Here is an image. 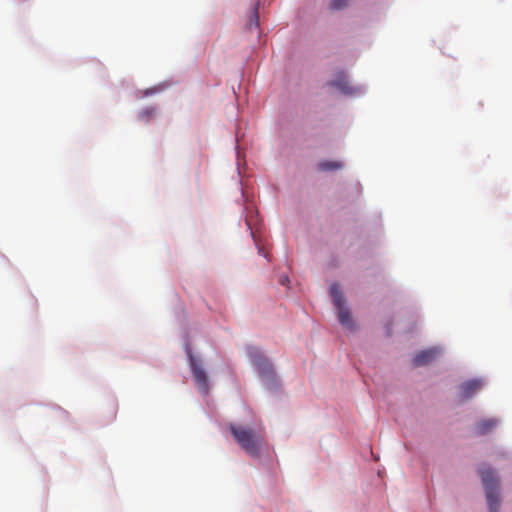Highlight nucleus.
<instances>
[{
	"label": "nucleus",
	"instance_id": "1",
	"mask_svg": "<svg viewBox=\"0 0 512 512\" xmlns=\"http://www.w3.org/2000/svg\"><path fill=\"white\" fill-rule=\"evenodd\" d=\"M229 430L237 444L247 454L251 456H257L259 454L262 437L258 432L248 427L237 426L235 424H231Z\"/></svg>",
	"mask_w": 512,
	"mask_h": 512
},
{
	"label": "nucleus",
	"instance_id": "2",
	"mask_svg": "<svg viewBox=\"0 0 512 512\" xmlns=\"http://www.w3.org/2000/svg\"><path fill=\"white\" fill-rule=\"evenodd\" d=\"M479 472L484 486L489 511L498 512L500 507L499 479L496 477L495 471L491 468H482Z\"/></svg>",
	"mask_w": 512,
	"mask_h": 512
},
{
	"label": "nucleus",
	"instance_id": "3",
	"mask_svg": "<svg viewBox=\"0 0 512 512\" xmlns=\"http://www.w3.org/2000/svg\"><path fill=\"white\" fill-rule=\"evenodd\" d=\"M326 87L345 96H356L363 92L362 86L354 85L342 70L333 75L332 79L326 83Z\"/></svg>",
	"mask_w": 512,
	"mask_h": 512
},
{
	"label": "nucleus",
	"instance_id": "4",
	"mask_svg": "<svg viewBox=\"0 0 512 512\" xmlns=\"http://www.w3.org/2000/svg\"><path fill=\"white\" fill-rule=\"evenodd\" d=\"M330 296L333 300L334 306L338 311V320L342 326L347 329L353 328V321L351 318L350 310L346 307V302L338 284H333L330 287Z\"/></svg>",
	"mask_w": 512,
	"mask_h": 512
},
{
	"label": "nucleus",
	"instance_id": "5",
	"mask_svg": "<svg viewBox=\"0 0 512 512\" xmlns=\"http://www.w3.org/2000/svg\"><path fill=\"white\" fill-rule=\"evenodd\" d=\"M249 355L253 365L257 368L262 377L273 379L274 369L270 361L263 356L257 349L251 348Z\"/></svg>",
	"mask_w": 512,
	"mask_h": 512
},
{
	"label": "nucleus",
	"instance_id": "6",
	"mask_svg": "<svg viewBox=\"0 0 512 512\" xmlns=\"http://www.w3.org/2000/svg\"><path fill=\"white\" fill-rule=\"evenodd\" d=\"M191 369L199 391L203 394H207L209 390V383L204 368L197 364V362L194 359H192Z\"/></svg>",
	"mask_w": 512,
	"mask_h": 512
},
{
	"label": "nucleus",
	"instance_id": "7",
	"mask_svg": "<svg viewBox=\"0 0 512 512\" xmlns=\"http://www.w3.org/2000/svg\"><path fill=\"white\" fill-rule=\"evenodd\" d=\"M483 387V382L479 379H472L460 385V399L462 401L470 399Z\"/></svg>",
	"mask_w": 512,
	"mask_h": 512
},
{
	"label": "nucleus",
	"instance_id": "8",
	"mask_svg": "<svg viewBox=\"0 0 512 512\" xmlns=\"http://www.w3.org/2000/svg\"><path fill=\"white\" fill-rule=\"evenodd\" d=\"M439 352L437 348L422 350L413 357V365L415 367L427 365L436 359Z\"/></svg>",
	"mask_w": 512,
	"mask_h": 512
},
{
	"label": "nucleus",
	"instance_id": "9",
	"mask_svg": "<svg viewBox=\"0 0 512 512\" xmlns=\"http://www.w3.org/2000/svg\"><path fill=\"white\" fill-rule=\"evenodd\" d=\"M498 424L496 419H483L476 423L475 425V433L477 435H485L493 430Z\"/></svg>",
	"mask_w": 512,
	"mask_h": 512
},
{
	"label": "nucleus",
	"instance_id": "10",
	"mask_svg": "<svg viewBox=\"0 0 512 512\" xmlns=\"http://www.w3.org/2000/svg\"><path fill=\"white\" fill-rule=\"evenodd\" d=\"M156 113H157L156 107H152V106L146 107L138 113V119L140 121L148 123L150 120H152L156 116Z\"/></svg>",
	"mask_w": 512,
	"mask_h": 512
},
{
	"label": "nucleus",
	"instance_id": "11",
	"mask_svg": "<svg viewBox=\"0 0 512 512\" xmlns=\"http://www.w3.org/2000/svg\"><path fill=\"white\" fill-rule=\"evenodd\" d=\"M344 167V163L341 161H322V171H337Z\"/></svg>",
	"mask_w": 512,
	"mask_h": 512
},
{
	"label": "nucleus",
	"instance_id": "12",
	"mask_svg": "<svg viewBox=\"0 0 512 512\" xmlns=\"http://www.w3.org/2000/svg\"><path fill=\"white\" fill-rule=\"evenodd\" d=\"M348 1L349 0H332L330 3V7L333 10L343 9L348 5Z\"/></svg>",
	"mask_w": 512,
	"mask_h": 512
},
{
	"label": "nucleus",
	"instance_id": "13",
	"mask_svg": "<svg viewBox=\"0 0 512 512\" xmlns=\"http://www.w3.org/2000/svg\"><path fill=\"white\" fill-rule=\"evenodd\" d=\"M279 282H280L282 285H285L286 283H288V282H289V279H288V277H287V276H282V277H280Z\"/></svg>",
	"mask_w": 512,
	"mask_h": 512
},
{
	"label": "nucleus",
	"instance_id": "14",
	"mask_svg": "<svg viewBox=\"0 0 512 512\" xmlns=\"http://www.w3.org/2000/svg\"><path fill=\"white\" fill-rule=\"evenodd\" d=\"M255 24L258 25V14H257V8H255Z\"/></svg>",
	"mask_w": 512,
	"mask_h": 512
}]
</instances>
